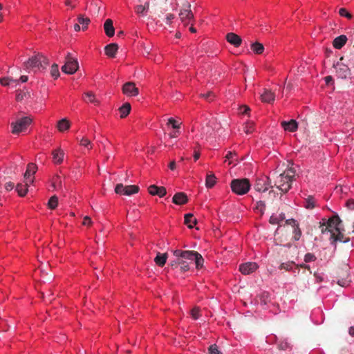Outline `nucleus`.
Returning <instances> with one entry per match:
<instances>
[{"label": "nucleus", "mask_w": 354, "mask_h": 354, "mask_svg": "<svg viewBox=\"0 0 354 354\" xmlns=\"http://www.w3.org/2000/svg\"><path fill=\"white\" fill-rule=\"evenodd\" d=\"M78 24L82 26V28L83 30L87 29L88 25L90 23V19L88 17H86L84 15H80L77 17Z\"/></svg>", "instance_id": "obj_35"}, {"label": "nucleus", "mask_w": 354, "mask_h": 354, "mask_svg": "<svg viewBox=\"0 0 354 354\" xmlns=\"http://www.w3.org/2000/svg\"><path fill=\"white\" fill-rule=\"evenodd\" d=\"M257 268L258 266L254 262H247L241 264L239 266L240 272L245 275L254 272Z\"/></svg>", "instance_id": "obj_14"}, {"label": "nucleus", "mask_w": 354, "mask_h": 354, "mask_svg": "<svg viewBox=\"0 0 354 354\" xmlns=\"http://www.w3.org/2000/svg\"><path fill=\"white\" fill-rule=\"evenodd\" d=\"M316 259V257L312 253H307L304 257V261L306 262L315 261Z\"/></svg>", "instance_id": "obj_46"}, {"label": "nucleus", "mask_w": 354, "mask_h": 354, "mask_svg": "<svg viewBox=\"0 0 354 354\" xmlns=\"http://www.w3.org/2000/svg\"><path fill=\"white\" fill-rule=\"evenodd\" d=\"M28 182H26V185L17 184L16 186V191L19 196H24L28 192Z\"/></svg>", "instance_id": "obj_32"}, {"label": "nucleus", "mask_w": 354, "mask_h": 354, "mask_svg": "<svg viewBox=\"0 0 354 354\" xmlns=\"http://www.w3.org/2000/svg\"><path fill=\"white\" fill-rule=\"evenodd\" d=\"M241 110L242 113H243V114H246V113H248V111H250V108L245 105L241 106Z\"/></svg>", "instance_id": "obj_61"}, {"label": "nucleus", "mask_w": 354, "mask_h": 354, "mask_svg": "<svg viewBox=\"0 0 354 354\" xmlns=\"http://www.w3.org/2000/svg\"><path fill=\"white\" fill-rule=\"evenodd\" d=\"M216 182V178L215 175L210 172L209 174H207L206 179H205V185L207 188H212L214 186Z\"/></svg>", "instance_id": "obj_30"}, {"label": "nucleus", "mask_w": 354, "mask_h": 354, "mask_svg": "<svg viewBox=\"0 0 354 354\" xmlns=\"http://www.w3.org/2000/svg\"><path fill=\"white\" fill-rule=\"evenodd\" d=\"M347 41V37L344 35H342L340 36L337 37L333 42V45L335 48L340 49L342 48L346 44Z\"/></svg>", "instance_id": "obj_25"}, {"label": "nucleus", "mask_w": 354, "mask_h": 354, "mask_svg": "<svg viewBox=\"0 0 354 354\" xmlns=\"http://www.w3.org/2000/svg\"><path fill=\"white\" fill-rule=\"evenodd\" d=\"M53 185L55 187L56 185L59 186V187H61L62 186V180H61V178L59 176H56L54 178H53Z\"/></svg>", "instance_id": "obj_49"}, {"label": "nucleus", "mask_w": 354, "mask_h": 354, "mask_svg": "<svg viewBox=\"0 0 354 354\" xmlns=\"http://www.w3.org/2000/svg\"><path fill=\"white\" fill-rule=\"evenodd\" d=\"M176 259L171 261L169 266L172 269L178 268L185 272L189 270V264L194 261L196 268L200 269L203 267L204 259L201 254L194 250H175L172 251Z\"/></svg>", "instance_id": "obj_1"}, {"label": "nucleus", "mask_w": 354, "mask_h": 354, "mask_svg": "<svg viewBox=\"0 0 354 354\" xmlns=\"http://www.w3.org/2000/svg\"><path fill=\"white\" fill-rule=\"evenodd\" d=\"M325 82L327 85H330L331 84H333V78L332 76L328 75L324 77Z\"/></svg>", "instance_id": "obj_59"}, {"label": "nucleus", "mask_w": 354, "mask_h": 354, "mask_svg": "<svg viewBox=\"0 0 354 354\" xmlns=\"http://www.w3.org/2000/svg\"><path fill=\"white\" fill-rule=\"evenodd\" d=\"M201 96L204 97L206 100L211 102L215 97V95L212 91H208L206 93L201 94Z\"/></svg>", "instance_id": "obj_44"}, {"label": "nucleus", "mask_w": 354, "mask_h": 354, "mask_svg": "<svg viewBox=\"0 0 354 354\" xmlns=\"http://www.w3.org/2000/svg\"><path fill=\"white\" fill-rule=\"evenodd\" d=\"M53 160L55 164H61L63 162L64 152L60 148L54 150L52 153Z\"/></svg>", "instance_id": "obj_22"}, {"label": "nucleus", "mask_w": 354, "mask_h": 354, "mask_svg": "<svg viewBox=\"0 0 354 354\" xmlns=\"http://www.w3.org/2000/svg\"><path fill=\"white\" fill-rule=\"evenodd\" d=\"M122 93L128 97H134L138 95L139 89L136 86L134 82H128L122 88Z\"/></svg>", "instance_id": "obj_11"}, {"label": "nucleus", "mask_w": 354, "mask_h": 354, "mask_svg": "<svg viewBox=\"0 0 354 354\" xmlns=\"http://www.w3.org/2000/svg\"><path fill=\"white\" fill-rule=\"evenodd\" d=\"M322 221L323 222H319V226L322 234L330 232L331 234L334 232L336 225H340L342 223V220L337 214L329 218L328 221L325 218L322 219Z\"/></svg>", "instance_id": "obj_4"}, {"label": "nucleus", "mask_w": 354, "mask_h": 354, "mask_svg": "<svg viewBox=\"0 0 354 354\" xmlns=\"http://www.w3.org/2000/svg\"><path fill=\"white\" fill-rule=\"evenodd\" d=\"M316 206V201L313 196H308L304 202V207L306 209H312Z\"/></svg>", "instance_id": "obj_34"}, {"label": "nucleus", "mask_w": 354, "mask_h": 354, "mask_svg": "<svg viewBox=\"0 0 354 354\" xmlns=\"http://www.w3.org/2000/svg\"><path fill=\"white\" fill-rule=\"evenodd\" d=\"M168 257L167 253H160L158 252L156 257L154 259V261L160 267L165 266Z\"/></svg>", "instance_id": "obj_26"}, {"label": "nucleus", "mask_w": 354, "mask_h": 354, "mask_svg": "<svg viewBox=\"0 0 354 354\" xmlns=\"http://www.w3.org/2000/svg\"><path fill=\"white\" fill-rule=\"evenodd\" d=\"M118 46L117 44L112 43L108 44L104 48L105 53L107 56L110 57H114L118 51Z\"/></svg>", "instance_id": "obj_24"}, {"label": "nucleus", "mask_w": 354, "mask_h": 354, "mask_svg": "<svg viewBox=\"0 0 354 354\" xmlns=\"http://www.w3.org/2000/svg\"><path fill=\"white\" fill-rule=\"evenodd\" d=\"M236 153L232 152V151H228L227 153L226 154L225 156V158L227 159V160H230V159H232L234 156H235Z\"/></svg>", "instance_id": "obj_62"}, {"label": "nucleus", "mask_w": 354, "mask_h": 354, "mask_svg": "<svg viewBox=\"0 0 354 354\" xmlns=\"http://www.w3.org/2000/svg\"><path fill=\"white\" fill-rule=\"evenodd\" d=\"M176 162L174 160H172L169 164V167L171 170H174L176 169Z\"/></svg>", "instance_id": "obj_63"}, {"label": "nucleus", "mask_w": 354, "mask_h": 354, "mask_svg": "<svg viewBox=\"0 0 354 354\" xmlns=\"http://www.w3.org/2000/svg\"><path fill=\"white\" fill-rule=\"evenodd\" d=\"M187 201V196L184 192H178L175 194L172 198V202L178 205L186 204Z\"/></svg>", "instance_id": "obj_16"}, {"label": "nucleus", "mask_w": 354, "mask_h": 354, "mask_svg": "<svg viewBox=\"0 0 354 354\" xmlns=\"http://www.w3.org/2000/svg\"><path fill=\"white\" fill-rule=\"evenodd\" d=\"M131 104L128 102L124 103L121 107L119 109V111L120 113V117L124 118L127 117L130 111H131Z\"/></svg>", "instance_id": "obj_31"}, {"label": "nucleus", "mask_w": 354, "mask_h": 354, "mask_svg": "<svg viewBox=\"0 0 354 354\" xmlns=\"http://www.w3.org/2000/svg\"><path fill=\"white\" fill-rule=\"evenodd\" d=\"M83 100L86 102H91L95 105H99L100 102L95 98L94 93L91 91H88L84 93Z\"/></svg>", "instance_id": "obj_27"}, {"label": "nucleus", "mask_w": 354, "mask_h": 354, "mask_svg": "<svg viewBox=\"0 0 354 354\" xmlns=\"http://www.w3.org/2000/svg\"><path fill=\"white\" fill-rule=\"evenodd\" d=\"M15 187V185L12 182H8L5 184V189L7 190V191H10L12 190Z\"/></svg>", "instance_id": "obj_57"}, {"label": "nucleus", "mask_w": 354, "mask_h": 354, "mask_svg": "<svg viewBox=\"0 0 354 354\" xmlns=\"http://www.w3.org/2000/svg\"><path fill=\"white\" fill-rule=\"evenodd\" d=\"M168 124H171L174 129H179L180 124L173 118H170L168 120Z\"/></svg>", "instance_id": "obj_47"}, {"label": "nucleus", "mask_w": 354, "mask_h": 354, "mask_svg": "<svg viewBox=\"0 0 354 354\" xmlns=\"http://www.w3.org/2000/svg\"><path fill=\"white\" fill-rule=\"evenodd\" d=\"M261 99L263 102L272 103L275 100V95L271 90L265 88L261 95Z\"/></svg>", "instance_id": "obj_19"}, {"label": "nucleus", "mask_w": 354, "mask_h": 354, "mask_svg": "<svg viewBox=\"0 0 354 354\" xmlns=\"http://www.w3.org/2000/svg\"><path fill=\"white\" fill-rule=\"evenodd\" d=\"M104 29L106 35L111 37L114 35L115 29L113 25V21L110 19H107L104 24Z\"/></svg>", "instance_id": "obj_23"}, {"label": "nucleus", "mask_w": 354, "mask_h": 354, "mask_svg": "<svg viewBox=\"0 0 354 354\" xmlns=\"http://www.w3.org/2000/svg\"><path fill=\"white\" fill-rule=\"evenodd\" d=\"M0 83L3 86L10 85L9 77H2L0 79Z\"/></svg>", "instance_id": "obj_58"}, {"label": "nucleus", "mask_w": 354, "mask_h": 354, "mask_svg": "<svg viewBox=\"0 0 354 354\" xmlns=\"http://www.w3.org/2000/svg\"><path fill=\"white\" fill-rule=\"evenodd\" d=\"M339 15L348 19H351L353 17V15L344 8H342L339 10Z\"/></svg>", "instance_id": "obj_41"}, {"label": "nucleus", "mask_w": 354, "mask_h": 354, "mask_svg": "<svg viewBox=\"0 0 354 354\" xmlns=\"http://www.w3.org/2000/svg\"><path fill=\"white\" fill-rule=\"evenodd\" d=\"M292 181L286 177V175L280 174L277 176L274 180V186H276L283 193H287L291 187Z\"/></svg>", "instance_id": "obj_7"}, {"label": "nucleus", "mask_w": 354, "mask_h": 354, "mask_svg": "<svg viewBox=\"0 0 354 354\" xmlns=\"http://www.w3.org/2000/svg\"><path fill=\"white\" fill-rule=\"evenodd\" d=\"M212 131V129L209 126L207 125L205 127H203L201 133L206 136H211Z\"/></svg>", "instance_id": "obj_45"}, {"label": "nucleus", "mask_w": 354, "mask_h": 354, "mask_svg": "<svg viewBox=\"0 0 354 354\" xmlns=\"http://www.w3.org/2000/svg\"><path fill=\"white\" fill-rule=\"evenodd\" d=\"M250 183L248 178H237L231 181L232 191L238 195L247 194L250 189Z\"/></svg>", "instance_id": "obj_3"}, {"label": "nucleus", "mask_w": 354, "mask_h": 354, "mask_svg": "<svg viewBox=\"0 0 354 354\" xmlns=\"http://www.w3.org/2000/svg\"><path fill=\"white\" fill-rule=\"evenodd\" d=\"M58 205V198L54 195L52 197L50 198L48 205V207L51 209H54L57 207Z\"/></svg>", "instance_id": "obj_38"}, {"label": "nucleus", "mask_w": 354, "mask_h": 354, "mask_svg": "<svg viewBox=\"0 0 354 354\" xmlns=\"http://www.w3.org/2000/svg\"><path fill=\"white\" fill-rule=\"evenodd\" d=\"M254 124L253 122H248L243 127V131L246 134L252 133L254 130Z\"/></svg>", "instance_id": "obj_37"}, {"label": "nucleus", "mask_w": 354, "mask_h": 354, "mask_svg": "<svg viewBox=\"0 0 354 354\" xmlns=\"http://www.w3.org/2000/svg\"><path fill=\"white\" fill-rule=\"evenodd\" d=\"M286 175L288 179H290L292 182L294 180L295 176L296 170L293 167H290L282 173Z\"/></svg>", "instance_id": "obj_36"}, {"label": "nucleus", "mask_w": 354, "mask_h": 354, "mask_svg": "<svg viewBox=\"0 0 354 354\" xmlns=\"http://www.w3.org/2000/svg\"><path fill=\"white\" fill-rule=\"evenodd\" d=\"M135 11L137 14L144 15L145 8V7H142V5H138L135 8Z\"/></svg>", "instance_id": "obj_50"}, {"label": "nucleus", "mask_w": 354, "mask_h": 354, "mask_svg": "<svg viewBox=\"0 0 354 354\" xmlns=\"http://www.w3.org/2000/svg\"><path fill=\"white\" fill-rule=\"evenodd\" d=\"M209 354H223L218 348V346L216 344H212L209 346Z\"/></svg>", "instance_id": "obj_43"}, {"label": "nucleus", "mask_w": 354, "mask_h": 354, "mask_svg": "<svg viewBox=\"0 0 354 354\" xmlns=\"http://www.w3.org/2000/svg\"><path fill=\"white\" fill-rule=\"evenodd\" d=\"M292 232H293V239L295 241L299 240V239L301 238V231L299 228V225L297 226H296L295 227H294Z\"/></svg>", "instance_id": "obj_40"}, {"label": "nucleus", "mask_w": 354, "mask_h": 354, "mask_svg": "<svg viewBox=\"0 0 354 354\" xmlns=\"http://www.w3.org/2000/svg\"><path fill=\"white\" fill-rule=\"evenodd\" d=\"M331 244L335 245L337 241L347 243L349 242L350 239L345 237L342 232L340 225H336L334 232L330 234Z\"/></svg>", "instance_id": "obj_10"}, {"label": "nucleus", "mask_w": 354, "mask_h": 354, "mask_svg": "<svg viewBox=\"0 0 354 354\" xmlns=\"http://www.w3.org/2000/svg\"><path fill=\"white\" fill-rule=\"evenodd\" d=\"M278 346L281 350H286L289 347V344L287 342H282L279 344Z\"/></svg>", "instance_id": "obj_56"}, {"label": "nucleus", "mask_w": 354, "mask_h": 354, "mask_svg": "<svg viewBox=\"0 0 354 354\" xmlns=\"http://www.w3.org/2000/svg\"><path fill=\"white\" fill-rule=\"evenodd\" d=\"M49 64L48 59L42 54L38 53L32 57L28 61L24 63V67L26 71L30 69L41 70L44 69Z\"/></svg>", "instance_id": "obj_2"}, {"label": "nucleus", "mask_w": 354, "mask_h": 354, "mask_svg": "<svg viewBox=\"0 0 354 354\" xmlns=\"http://www.w3.org/2000/svg\"><path fill=\"white\" fill-rule=\"evenodd\" d=\"M149 193L152 196H158L163 197L167 194V190L165 187H158L155 185H151L148 187Z\"/></svg>", "instance_id": "obj_15"}, {"label": "nucleus", "mask_w": 354, "mask_h": 354, "mask_svg": "<svg viewBox=\"0 0 354 354\" xmlns=\"http://www.w3.org/2000/svg\"><path fill=\"white\" fill-rule=\"evenodd\" d=\"M292 263H281V266H280V268H281V269H284V270H291V269H292Z\"/></svg>", "instance_id": "obj_52"}, {"label": "nucleus", "mask_w": 354, "mask_h": 354, "mask_svg": "<svg viewBox=\"0 0 354 354\" xmlns=\"http://www.w3.org/2000/svg\"><path fill=\"white\" fill-rule=\"evenodd\" d=\"M185 223L189 228H192L197 223L196 218H194V215L191 213L185 215Z\"/></svg>", "instance_id": "obj_29"}, {"label": "nucleus", "mask_w": 354, "mask_h": 354, "mask_svg": "<svg viewBox=\"0 0 354 354\" xmlns=\"http://www.w3.org/2000/svg\"><path fill=\"white\" fill-rule=\"evenodd\" d=\"M50 74L52 77L55 78H57L59 76V71L58 68V65L56 64H54L51 66L50 69Z\"/></svg>", "instance_id": "obj_39"}, {"label": "nucleus", "mask_w": 354, "mask_h": 354, "mask_svg": "<svg viewBox=\"0 0 354 354\" xmlns=\"http://www.w3.org/2000/svg\"><path fill=\"white\" fill-rule=\"evenodd\" d=\"M82 224H83L84 225H91L92 224L91 218L89 216H86L84 218V220H83Z\"/></svg>", "instance_id": "obj_55"}, {"label": "nucleus", "mask_w": 354, "mask_h": 354, "mask_svg": "<svg viewBox=\"0 0 354 354\" xmlns=\"http://www.w3.org/2000/svg\"><path fill=\"white\" fill-rule=\"evenodd\" d=\"M281 124L285 131H288L290 132H295L298 128V124L295 120H290L288 122L283 121Z\"/></svg>", "instance_id": "obj_20"}, {"label": "nucleus", "mask_w": 354, "mask_h": 354, "mask_svg": "<svg viewBox=\"0 0 354 354\" xmlns=\"http://www.w3.org/2000/svg\"><path fill=\"white\" fill-rule=\"evenodd\" d=\"M270 186V178L267 176H263L257 179L254 184V189L259 192H265Z\"/></svg>", "instance_id": "obj_12"}, {"label": "nucleus", "mask_w": 354, "mask_h": 354, "mask_svg": "<svg viewBox=\"0 0 354 354\" xmlns=\"http://www.w3.org/2000/svg\"><path fill=\"white\" fill-rule=\"evenodd\" d=\"M76 0H66V6H72L73 8L74 7V6L73 5V3Z\"/></svg>", "instance_id": "obj_64"}, {"label": "nucleus", "mask_w": 354, "mask_h": 354, "mask_svg": "<svg viewBox=\"0 0 354 354\" xmlns=\"http://www.w3.org/2000/svg\"><path fill=\"white\" fill-rule=\"evenodd\" d=\"M191 315H192V317L194 319H198V317H200L199 308H194L191 310Z\"/></svg>", "instance_id": "obj_48"}, {"label": "nucleus", "mask_w": 354, "mask_h": 354, "mask_svg": "<svg viewBox=\"0 0 354 354\" xmlns=\"http://www.w3.org/2000/svg\"><path fill=\"white\" fill-rule=\"evenodd\" d=\"M37 169V167L34 163H29L27 166V169L24 174V178L26 180L28 183H32L33 180L30 179V177L32 174H34Z\"/></svg>", "instance_id": "obj_21"}, {"label": "nucleus", "mask_w": 354, "mask_h": 354, "mask_svg": "<svg viewBox=\"0 0 354 354\" xmlns=\"http://www.w3.org/2000/svg\"><path fill=\"white\" fill-rule=\"evenodd\" d=\"M174 18V15L173 14H169L167 15L166 17V23L167 24H170L171 22V20Z\"/></svg>", "instance_id": "obj_60"}, {"label": "nucleus", "mask_w": 354, "mask_h": 354, "mask_svg": "<svg viewBox=\"0 0 354 354\" xmlns=\"http://www.w3.org/2000/svg\"><path fill=\"white\" fill-rule=\"evenodd\" d=\"M190 8L191 5L187 2L183 5V8L180 10L179 13L180 20L185 24V25L189 24V21L194 18V15Z\"/></svg>", "instance_id": "obj_9"}, {"label": "nucleus", "mask_w": 354, "mask_h": 354, "mask_svg": "<svg viewBox=\"0 0 354 354\" xmlns=\"http://www.w3.org/2000/svg\"><path fill=\"white\" fill-rule=\"evenodd\" d=\"M269 221L271 224H278L279 223V218L277 216L272 215Z\"/></svg>", "instance_id": "obj_54"}, {"label": "nucleus", "mask_w": 354, "mask_h": 354, "mask_svg": "<svg viewBox=\"0 0 354 354\" xmlns=\"http://www.w3.org/2000/svg\"><path fill=\"white\" fill-rule=\"evenodd\" d=\"M226 40L235 47H239L242 43L241 38L234 32L227 33L226 35Z\"/></svg>", "instance_id": "obj_17"}, {"label": "nucleus", "mask_w": 354, "mask_h": 354, "mask_svg": "<svg viewBox=\"0 0 354 354\" xmlns=\"http://www.w3.org/2000/svg\"><path fill=\"white\" fill-rule=\"evenodd\" d=\"M337 75L342 79H346L350 74V69L347 64L338 62L334 65Z\"/></svg>", "instance_id": "obj_13"}, {"label": "nucleus", "mask_w": 354, "mask_h": 354, "mask_svg": "<svg viewBox=\"0 0 354 354\" xmlns=\"http://www.w3.org/2000/svg\"><path fill=\"white\" fill-rule=\"evenodd\" d=\"M31 122L32 119L26 116L18 119L15 122H12V133L14 134H18L20 132L24 131L25 129H26L27 127L30 124Z\"/></svg>", "instance_id": "obj_6"}, {"label": "nucleus", "mask_w": 354, "mask_h": 354, "mask_svg": "<svg viewBox=\"0 0 354 354\" xmlns=\"http://www.w3.org/2000/svg\"><path fill=\"white\" fill-rule=\"evenodd\" d=\"M57 127L59 131L63 132L69 129L71 124L68 120L64 118L58 122Z\"/></svg>", "instance_id": "obj_28"}, {"label": "nucleus", "mask_w": 354, "mask_h": 354, "mask_svg": "<svg viewBox=\"0 0 354 354\" xmlns=\"http://www.w3.org/2000/svg\"><path fill=\"white\" fill-rule=\"evenodd\" d=\"M338 277L337 283L340 286L345 287L351 282V279L346 271L341 270L339 273Z\"/></svg>", "instance_id": "obj_18"}, {"label": "nucleus", "mask_w": 354, "mask_h": 354, "mask_svg": "<svg viewBox=\"0 0 354 354\" xmlns=\"http://www.w3.org/2000/svg\"><path fill=\"white\" fill-rule=\"evenodd\" d=\"M80 143L81 145H83L84 147H88V146H91V142L88 139L86 138H82L81 139V140L80 141ZM92 147H90V149Z\"/></svg>", "instance_id": "obj_51"}, {"label": "nucleus", "mask_w": 354, "mask_h": 354, "mask_svg": "<svg viewBox=\"0 0 354 354\" xmlns=\"http://www.w3.org/2000/svg\"><path fill=\"white\" fill-rule=\"evenodd\" d=\"M286 224L291 225L293 227H295L296 226H297L299 225L298 223L297 222V221L295 220L294 218H290V219L286 220Z\"/></svg>", "instance_id": "obj_53"}, {"label": "nucleus", "mask_w": 354, "mask_h": 354, "mask_svg": "<svg viewBox=\"0 0 354 354\" xmlns=\"http://www.w3.org/2000/svg\"><path fill=\"white\" fill-rule=\"evenodd\" d=\"M79 68L77 60L71 57V53H68L66 57V62L62 66V72L66 74H74Z\"/></svg>", "instance_id": "obj_5"}, {"label": "nucleus", "mask_w": 354, "mask_h": 354, "mask_svg": "<svg viewBox=\"0 0 354 354\" xmlns=\"http://www.w3.org/2000/svg\"><path fill=\"white\" fill-rule=\"evenodd\" d=\"M28 97H30V93L28 92H24L20 91L19 92L17 93L16 95V100L17 101H21L24 98H27Z\"/></svg>", "instance_id": "obj_42"}, {"label": "nucleus", "mask_w": 354, "mask_h": 354, "mask_svg": "<svg viewBox=\"0 0 354 354\" xmlns=\"http://www.w3.org/2000/svg\"><path fill=\"white\" fill-rule=\"evenodd\" d=\"M251 49L254 53L261 55L264 50V46L262 44L256 41L251 44Z\"/></svg>", "instance_id": "obj_33"}, {"label": "nucleus", "mask_w": 354, "mask_h": 354, "mask_svg": "<svg viewBox=\"0 0 354 354\" xmlns=\"http://www.w3.org/2000/svg\"><path fill=\"white\" fill-rule=\"evenodd\" d=\"M139 192V187L137 185H123L122 183L117 184L115 187V192L118 194L131 196Z\"/></svg>", "instance_id": "obj_8"}]
</instances>
